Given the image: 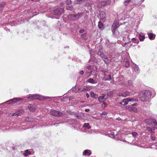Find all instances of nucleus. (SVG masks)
<instances>
[{
  "instance_id": "obj_51",
  "label": "nucleus",
  "mask_w": 157,
  "mask_h": 157,
  "mask_svg": "<svg viewBox=\"0 0 157 157\" xmlns=\"http://www.w3.org/2000/svg\"><path fill=\"white\" fill-rule=\"evenodd\" d=\"M79 74L81 75H82L84 74V72L82 70L79 72Z\"/></svg>"
},
{
  "instance_id": "obj_22",
  "label": "nucleus",
  "mask_w": 157,
  "mask_h": 157,
  "mask_svg": "<svg viewBox=\"0 0 157 157\" xmlns=\"http://www.w3.org/2000/svg\"><path fill=\"white\" fill-rule=\"evenodd\" d=\"M91 154V152L89 150H85L83 152V155H90Z\"/></svg>"
},
{
  "instance_id": "obj_60",
  "label": "nucleus",
  "mask_w": 157,
  "mask_h": 157,
  "mask_svg": "<svg viewBox=\"0 0 157 157\" xmlns=\"http://www.w3.org/2000/svg\"><path fill=\"white\" fill-rule=\"evenodd\" d=\"M124 86H125V84H124Z\"/></svg>"
},
{
  "instance_id": "obj_48",
  "label": "nucleus",
  "mask_w": 157,
  "mask_h": 157,
  "mask_svg": "<svg viewBox=\"0 0 157 157\" xmlns=\"http://www.w3.org/2000/svg\"><path fill=\"white\" fill-rule=\"evenodd\" d=\"M82 0H77V2H76V3L77 4H79L82 1Z\"/></svg>"
},
{
  "instance_id": "obj_55",
  "label": "nucleus",
  "mask_w": 157,
  "mask_h": 157,
  "mask_svg": "<svg viewBox=\"0 0 157 157\" xmlns=\"http://www.w3.org/2000/svg\"><path fill=\"white\" fill-rule=\"evenodd\" d=\"M136 40V39L135 38H132V41L135 40Z\"/></svg>"
},
{
  "instance_id": "obj_49",
  "label": "nucleus",
  "mask_w": 157,
  "mask_h": 157,
  "mask_svg": "<svg viewBox=\"0 0 157 157\" xmlns=\"http://www.w3.org/2000/svg\"><path fill=\"white\" fill-rule=\"evenodd\" d=\"M84 31H85V30L84 29H81L79 31V33H83L84 32Z\"/></svg>"
},
{
  "instance_id": "obj_30",
  "label": "nucleus",
  "mask_w": 157,
  "mask_h": 157,
  "mask_svg": "<svg viewBox=\"0 0 157 157\" xmlns=\"http://www.w3.org/2000/svg\"><path fill=\"white\" fill-rule=\"evenodd\" d=\"M31 154V152L30 151H29L28 150H26L25 152L24 153L23 155L25 156H26L29 154Z\"/></svg>"
},
{
  "instance_id": "obj_47",
  "label": "nucleus",
  "mask_w": 157,
  "mask_h": 157,
  "mask_svg": "<svg viewBox=\"0 0 157 157\" xmlns=\"http://www.w3.org/2000/svg\"><path fill=\"white\" fill-rule=\"evenodd\" d=\"M107 77L108 78L109 80H111L112 78H111V75H108Z\"/></svg>"
},
{
  "instance_id": "obj_17",
  "label": "nucleus",
  "mask_w": 157,
  "mask_h": 157,
  "mask_svg": "<svg viewBox=\"0 0 157 157\" xmlns=\"http://www.w3.org/2000/svg\"><path fill=\"white\" fill-rule=\"evenodd\" d=\"M105 96V94H103L102 96H99L98 98V100L100 102H102L105 101V100H104Z\"/></svg>"
},
{
  "instance_id": "obj_10",
  "label": "nucleus",
  "mask_w": 157,
  "mask_h": 157,
  "mask_svg": "<svg viewBox=\"0 0 157 157\" xmlns=\"http://www.w3.org/2000/svg\"><path fill=\"white\" fill-rule=\"evenodd\" d=\"M64 13L63 9L62 8H58L55 10L54 11V14L60 17L61 14Z\"/></svg>"
},
{
  "instance_id": "obj_8",
  "label": "nucleus",
  "mask_w": 157,
  "mask_h": 157,
  "mask_svg": "<svg viewBox=\"0 0 157 157\" xmlns=\"http://www.w3.org/2000/svg\"><path fill=\"white\" fill-rule=\"evenodd\" d=\"M110 3L109 0H103L102 1L99 2L97 4V6L98 7H101L105 5H107Z\"/></svg>"
},
{
  "instance_id": "obj_42",
  "label": "nucleus",
  "mask_w": 157,
  "mask_h": 157,
  "mask_svg": "<svg viewBox=\"0 0 157 157\" xmlns=\"http://www.w3.org/2000/svg\"><path fill=\"white\" fill-rule=\"evenodd\" d=\"M26 120L28 121H33V120H31V118L29 117H27L26 118Z\"/></svg>"
},
{
  "instance_id": "obj_54",
  "label": "nucleus",
  "mask_w": 157,
  "mask_h": 157,
  "mask_svg": "<svg viewBox=\"0 0 157 157\" xmlns=\"http://www.w3.org/2000/svg\"><path fill=\"white\" fill-rule=\"evenodd\" d=\"M137 105V104L136 103H134L132 104V105L133 106H136Z\"/></svg>"
},
{
  "instance_id": "obj_34",
  "label": "nucleus",
  "mask_w": 157,
  "mask_h": 157,
  "mask_svg": "<svg viewBox=\"0 0 157 157\" xmlns=\"http://www.w3.org/2000/svg\"><path fill=\"white\" fill-rule=\"evenodd\" d=\"M151 138L152 140L153 141H154L155 139V136L153 134H151Z\"/></svg>"
},
{
  "instance_id": "obj_18",
  "label": "nucleus",
  "mask_w": 157,
  "mask_h": 157,
  "mask_svg": "<svg viewBox=\"0 0 157 157\" xmlns=\"http://www.w3.org/2000/svg\"><path fill=\"white\" fill-rule=\"evenodd\" d=\"M75 20L80 18L83 16L82 13H79L77 14H74Z\"/></svg>"
},
{
  "instance_id": "obj_14",
  "label": "nucleus",
  "mask_w": 157,
  "mask_h": 157,
  "mask_svg": "<svg viewBox=\"0 0 157 157\" xmlns=\"http://www.w3.org/2000/svg\"><path fill=\"white\" fill-rule=\"evenodd\" d=\"M24 112L23 110H20L15 113L12 114V116H21Z\"/></svg>"
},
{
  "instance_id": "obj_58",
  "label": "nucleus",
  "mask_w": 157,
  "mask_h": 157,
  "mask_svg": "<svg viewBox=\"0 0 157 157\" xmlns=\"http://www.w3.org/2000/svg\"><path fill=\"white\" fill-rule=\"evenodd\" d=\"M37 0H31L32 1H36Z\"/></svg>"
},
{
  "instance_id": "obj_12",
  "label": "nucleus",
  "mask_w": 157,
  "mask_h": 157,
  "mask_svg": "<svg viewBox=\"0 0 157 157\" xmlns=\"http://www.w3.org/2000/svg\"><path fill=\"white\" fill-rule=\"evenodd\" d=\"M118 21H114L111 28L113 34L115 33V31L117 28V26L118 25Z\"/></svg>"
},
{
  "instance_id": "obj_23",
  "label": "nucleus",
  "mask_w": 157,
  "mask_h": 157,
  "mask_svg": "<svg viewBox=\"0 0 157 157\" xmlns=\"http://www.w3.org/2000/svg\"><path fill=\"white\" fill-rule=\"evenodd\" d=\"M114 94V91H111L109 92L107 94V97L109 98L112 96Z\"/></svg>"
},
{
  "instance_id": "obj_46",
  "label": "nucleus",
  "mask_w": 157,
  "mask_h": 157,
  "mask_svg": "<svg viewBox=\"0 0 157 157\" xmlns=\"http://www.w3.org/2000/svg\"><path fill=\"white\" fill-rule=\"evenodd\" d=\"M86 36V34H82V35H81L82 37L84 39H86V37H85Z\"/></svg>"
},
{
  "instance_id": "obj_53",
  "label": "nucleus",
  "mask_w": 157,
  "mask_h": 157,
  "mask_svg": "<svg viewBox=\"0 0 157 157\" xmlns=\"http://www.w3.org/2000/svg\"><path fill=\"white\" fill-rule=\"evenodd\" d=\"M101 71L104 73H105L106 71L105 70H102Z\"/></svg>"
},
{
  "instance_id": "obj_16",
  "label": "nucleus",
  "mask_w": 157,
  "mask_h": 157,
  "mask_svg": "<svg viewBox=\"0 0 157 157\" xmlns=\"http://www.w3.org/2000/svg\"><path fill=\"white\" fill-rule=\"evenodd\" d=\"M147 35L148 36L150 40H153L155 39V34L151 33H147Z\"/></svg>"
},
{
  "instance_id": "obj_29",
  "label": "nucleus",
  "mask_w": 157,
  "mask_h": 157,
  "mask_svg": "<svg viewBox=\"0 0 157 157\" xmlns=\"http://www.w3.org/2000/svg\"><path fill=\"white\" fill-rule=\"evenodd\" d=\"M134 69L135 72H139V68L138 66L137 65H135L134 67Z\"/></svg>"
},
{
  "instance_id": "obj_45",
  "label": "nucleus",
  "mask_w": 157,
  "mask_h": 157,
  "mask_svg": "<svg viewBox=\"0 0 157 157\" xmlns=\"http://www.w3.org/2000/svg\"><path fill=\"white\" fill-rule=\"evenodd\" d=\"M107 114V113L106 112H103L101 114V115H106Z\"/></svg>"
},
{
  "instance_id": "obj_28",
  "label": "nucleus",
  "mask_w": 157,
  "mask_h": 157,
  "mask_svg": "<svg viewBox=\"0 0 157 157\" xmlns=\"http://www.w3.org/2000/svg\"><path fill=\"white\" fill-rule=\"evenodd\" d=\"M83 126L84 127L88 129H90L91 128V127L88 123H85L84 124Z\"/></svg>"
},
{
  "instance_id": "obj_41",
  "label": "nucleus",
  "mask_w": 157,
  "mask_h": 157,
  "mask_svg": "<svg viewBox=\"0 0 157 157\" xmlns=\"http://www.w3.org/2000/svg\"><path fill=\"white\" fill-rule=\"evenodd\" d=\"M103 79L105 81L109 80L108 78L106 76H104L103 78Z\"/></svg>"
},
{
  "instance_id": "obj_4",
  "label": "nucleus",
  "mask_w": 157,
  "mask_h": 157,
  "mask_svg": "<svg viewBox=\"0 0 157 157\" xmlns=\"http://www.w3.org/2000/svg\"><path fill=\"white\" fill-rule=\"evenodd\" d=\"M97 55L103 59L104 62L105 63L109 64L111 62V59L108 58L103 52L99 51L97 53Z\"/></svg>"
},
{
  "instance_id": "obj_27",
  "label": "nucleus",
  "mask_w": 157,
  "mask_h": 157,
  "mask_svg": "<svg viewBox=\"0 0 157 157\" xmlns=\"http://www.w3.org/2000/svg\"><path fill=\"white\" fill-rule=\"evenodd\" d=\"M145 38V36L143 35L140 34L139 36V39L140 41H143Z\"/></svg>"
},
{
  "instance_id": "obj_61",
  "label": "nucleus",
  "mask_w": 157,
  "mask_h": 157,
  "mask_svg": "<svg viewBox=\"0 0 157 157\" xmlns=\"http://www.w3.org/2000/svg\"><path fill=\"white\" fill-rule=\"evenodd\" d=\"M81 102L83 103V102L82 101V102Z\"/></svg>"
},
{
  "instance_id": "obj_15",
  "label": "nucleus",
  "mask_w": 157,
  "mask_h": 157,
  "mask_svg": "<svg viewBox=\"0 0 157 157\" xmlns=\"http://www.w3.org/2000/svg\"><path fill=\"white\" fill-rule=\"evenodd\" d=\"M134 100L133 98H127L123 100L122 103H124V105H126L128 104V102L133 101Z\"/></svg>"
},
{
  "instance_id": "obj_57",
  "label": "nucleus",
  "mask_w": 157,
  "mask_h": 157,
  "mask_svg": "<svg viewBox=\"0 0 157 157\" xmlns=\"http://www.w3.org/2000/svg\"><path fill=\"white\" fill-rule=\"evenodd\" d=\"M106 104V103L105 102H103V104L105 105Z\"/></svg>"
},
{
  "instance_id": "obj_21",
  "label": "nucleus",
  "mask_w": 157,
  "mask_h": 157,
  "mask_svg": "<svg viewBox=\"0 0 157 157\" xmlns=\"http://www.w3.org/2000/svg\"><path fill=\"white\" fill-rule=\"evenodd\" d=\"M6 4V2H4L0 3V12L2 11Z\"/></svg>"
},
{
  "instance_id": "obj_33",
  "label": "nucleus",
  "mask_w": 157,
  "mask_h": 157,
  "mask_svg": "<svg viewBox=\"0 0 157 157\" xmlns=\"http://www.w3.org/2000/svg\"><path fill=\"white\" fill-rule=\"evenodd\" d=\"M98 26L99 28L102 29L103 27V24L100 22H98Z\"/></svg>"
},
{
  "instance_id": "obj_56",
  "label": "nucleus",
  "mask_w": 157,
  "mask_h": 157,
  "mask_svg": "<svg viewBox=\"0 0 157 157\" xmlns=\"http://www.w3.org/2000/svg\"><path fill=\"white\" fill-rule=\"evenodd\" d=\"M129 43V42H125V43L124 44H125V45H126L128 43Z\"/></svg>"
},
{
  "instance_id": "obj_1",
  "label": "nucleus",
  "mask_w": 157,
  "mask_h": 157,
  "mask_svg": "<svg viewBox=\"0 0 157 157\" xmlns=\"http://www.w3.org/2000/svg\"><path fill=\"white\" fill-rule=\"evenodd\" d=\"M151 92L149 90L142 91L139 94V97L141 101L146 102L151 98Z\"/></svg>"
},
{
  "instance_id": "obj_31",
  "label": "nucleus",
  "mask_w": 157,
  "mask_h": 157,
  "mask_svg": "<svg viewBox=\"0 0 157 157\" xmlns=\"http://www.w3.org/2000/svg\"><path fill=\"white\" fill-rule=\"evenodd\" d=\"M144 0H135V2L136 4H140L142 3Z\"/></svg>"
},
{
  "instance_id": "obj_20",
  "label": "nucleus",
  "mask_w": 157,
  "mask_h": 157,
  "mask_svg": "<svg viewBox=\"0 0 157 157\" xmlns=\"http://www.w3.org/2000/svg\"><path fill=\"white\" fill-rule=\"evenodd\" d=\"M68 18L69 20L72 21H75V18L74 14H71L68 16Z\"/></svg>"
},
{
  "instance_id": "obj_40",
  "label": "nucleus",
  "mask_w": 157,
  "mask_h": 157,
  "mask_svg": "<svg viewBox=\"0 0 157 157\" xmlns=\"http://www.w3.org/2000/svg\"><path fill=\"white\" fill-rule=\"evenodd\" d=\"M66 8L67 10H71L72 9V6H67Z\"/></svg>"
},
{
  "instance_id": "obj_2",
  "label": "nucleus",
  "mask_w": 157,
  "mask_h": 157,
  "mask_svg": "<svg viewBox=\"0 0 157 157\" xmlns=\"http://www.w3.org/2000/svg\"><path fill=\"white\" fill-rule=\"evenodd\" d=\"M54 97H43L38 94H29L28 96L27 97L28 99H36L38 100H43L44 99H52Z\"/></svg>"
},
{
  "instance_id": "obj_24",
  "label": "nucleus",
  "mask_w": 157,
  "mask_h": 157,
  "mask_svg": "<svg viewBox=\"0 0 157 157\" xmlns=\"http://www.w3.org/2000/svg\"><path fill=\"white\" fill-rule=\"evenodd\" d=\"M90 95L92 98L95 99H96L98 96L97 94L94 93V92L93 91H91L90 92Z\"/></svg>"
},
{
  "instance_id": "obj_6",
  "label": "nucleus",
  "mask_w": 157,
  "mask_h": 157,
  "mask_svg": "<svg viewBox=\"0 0 157 157\" xmlns=\"http://www.w3.org/2000/svg\"><path fill=\"white\" fill-rule=\"evenodd\" d=\"M23 99L22 98H15L11 99H10L9 100L6 101L5 102L3 103H6L7 104H14L16 102L22 100Z\"/></svg>"
},
{
  "instance_id": "obj_7",
  "label": "nucleus",
  "mask_w": 157,
  "mask_h": 157,
  "mask_svg": "<svg viewBox=\"0 0 157 157\" xmlns=\"http://www.w3.org/2000/svg\"><path fill=\"white\" fill-rule=\"evenodd\" d=\"M145 122L148 125H156L157 124L156 120L153 118H150L149 119H146L145 120Z\"/></svg>"
},
{
  "instance_id": "obj_50",
  "label": "nucleus",
  "mask_w": 157,
  "mask_h": 157,
  "mask_svg": "<svg viewBox=\"0 0 157 157\" xmlns=\"http://www.w3.org/2000/svg\"><path fill=\"white\" fill-rule=\"evenodd\" d=\"M89 95L88 93H86V97L87 98H88L89 97Z\"/></svg>"
},
{
  "instance_id": "obj_43",
  "label": "nucleus",
  "mask_w": 157,
  "mask_h": 157,
  "mask_svg": "<svg viewBox=\"0 0 157 157\" xmlns=\"http://www.w3.org/2000/svg\"><path fill=\"white\" fill-rule=\"evenodd\" d=\"M61 122H57L54 124H52V125H53L55 126H57L59 125V124H61Z\"/></svg>"
},
{
  "instance_id": "obj_25",
  "label": "nucleus",
  "mask_w": 157,
  "mask_h": 157,
  "mask_svg": "<svg viewBox=\"0 0 157 157\" xmlns=\"http://www.w3.org/2000/svg\"><path fill=\"white\" fill-rule=\"evenodd\" d=\"M28 109L31 111L34 112L35 110V108L32 106L31 105H29L28 106Z\"/></svg>"
},
{
  "instance_id": "obj_39",
  "label": "nucleus",
  "mask_w": 157,
  "mask_h": 157,
  "mask_svg": "<svg viewBox=\"0 0 157 157\" xmlns=\"http://www.w3.org/2000/svg\"><path fill=\"white\" fill-rule=\"evenodd\" d=\"M128 85L129 86H131L133 84L132 81V80H129L128 81Z\"/></svg>"
},
{
  "instance_id": "obj_3",
  "label": "nucleus",
  "mask_w": 157,
  "mask_h": 157,
  "mask_svg": "<svg viewBox=\"0 0 157 157\" xmlns=\"http://www.w3.org/2000/svg\"><path fill=\"white\" fill-rule=\"evenodd\" d=\"M121 57L122 59L123 60V65L126 67H129L130 65V57L129 54L125 52L124 55H122Z\"/></svg>"
},
{
  "instance_id": "obj_37",
  "label": "nucleus",
  "mask_w": 157,
  "mask_h": 157,
  "mask_svg": "<svg viewBox=\"0 0 157 157\" xmlns=\"http://www.w3.org/2000/svg\"><path fill=\"white\" fill-rule=\"evenodd\" d=\"M66 4L67 5H70L71 3V0H67L66 2Z\"/></svg>"
},
{
  "instance_id": "obj_9",
  "label": "nucleus",
  "mask_w": 157,
  "mask_h": 157,
  "mask_svg": "<svg viewBox=\"0 0 157 157\" xmlns=\"http://www.w3.org/2000/svg\"><path fill=\"white\" fill-rule=\"evenodd\" d=\"M92 89V87L89 86H87L82 87H80L78 88V92H81L85 91H88Z\"/></svg>"
},
{
  "instance_id": "obj_36",
  "label": "nucleus",
  "mask_w": 157,
  "mask_h": 157,
  "mask_svg": "<svg viewBox=\"0 0 157 157\" xmlns=\"http://www.w3.org/2000/svg\"><path fill=\"white\" fill-rule=\"evenodd\" d=\"M146 128L147 131L151 132H152L153 128H152L147 127H146Z\"/></svg>"
},
{
  "instance_id": "obj_44",
  "label": "nucleus",
  "mask_w": 157,
  "mask_h": 157,
  "mask_svg": "<svg viewBox=\"0 0 157 157\" xmlns=\"http://www.w3.org/2000/svg\"><path fill=\"white\" fill-rule=\"evenodd\" d=\"M91 66L90 65H89L87 67V68L86 69V70H92L91 69Z\"/></svg>"
},
{
  "instance_id": "obj_13",
  "label": "nucleus",
  "mask_w": 157,
  "mask_h": 157,
  "mask_svg": "<svg viewBox=\"0 0 157 157\" xmlns=\"http://www.w3.org/2000/svg\"><path fill=\"white\" fill-rule=\"evenodd\" d=\"M130 95V93L129 92L127 91H126L122 93H119L118 94L119 96H122L123 97H126Z\"/></svg>"
},
{
  "instance_id": "obj_32",
  "label": "nucleus",
  "mask_w": 157,
  "mask_h": 157,
  "mask_svg": "<svg viewBox=\"0 0 157 157\" xmlns=\"http://www.w3.org/2000/svg\"><path fill=\"white\" fill-rule=\"evenodd\" d=\"M75 116L78 119H82V116L80 115H79L78 113L75 114Z\"/></svg>"
},
{
  "instance_id": "obj_5",
  "label": "nucleus",
  "mask_w": 157,
  "mask_h": 157,
  "mask_svg": "<svg viewBox=\"0 0 157 157\" xmlns=\"http://www.w3.org/2000/svg\"><path fill=\"white\" fill-rule=\"evenodd\" d=\"M50 113L51 115L56 117H61L63 116L62 112L53 109L51 110Z\"/></svg>"
},
{
  "instance_id": "obj_19",
  "label": "nucleus",
  "mask_w": 157,
  "mask_h": 157,
  "mask_svg": "<svg viewBox=\"0 0 157 157\" xmlns=\"http://www.w3.org/2000/svg\"><path fill=\"white\" fill-rule=\"evenodd\" d=\"M87 82L93 84H96L98 83V82L97 80H94L93 79L90 78L87 80Z\"/></svg>"
},
{
  "instance_id": "obj_38",
  "label": "nucleus",
  "mask_w": 157,
  "mask_h": 157,
  "mask_svg": "<svg viewBox=\"0 0 157 157\" xmlns=\"http://www.w3.org/2000/svg\"><path fill=\"white\" fill-rule=\"evenodd\" d=\"M132 135L134 137H136L138 135V133L136 132H132Z\"/></svg>"
},
{
  "instance_id": "obj_26",
  "label": "nucleus",
  "mask_w": 157,
  "mask_h": 157,
  "mask_svg": "<svg viewBox=\"0 0 157 157\" xmlns=\"http://www.w3.org/2000/svg\"><path fill=\"white\" fill-rule=\"evenodd\" d=\"M85 73L86 74V75H87L88 74H89V75L88 76V77L90 76L92 73V70H88L86 69L85 70Z\"/></svg>"
},
{
  "instance_id": "obj_35",
  "label": "nucleus",
  "mask_w": 157,
  "mask_h": 157,
  "mask_svg": "<svg viewBox=\"0 0 157 157\" xmlns=\"http://www.w3.org/2000/svg\"><path fill=\"white\" fill-rule=\"evenodd\" d=\"M131 0H125L124 3L125 5H127L129 2Z\"/></svg>"
},
{
  "instance_id": "obj_52",
  "label": "nucleus",
  "mask_w": 157,
  "mask_h": 157,
  "mask_svg": "<svg viewBox=\"0 0 157 157\" xmlns=\"http://www.w3.org/2000/svg\"><path fill=\"white\" fill-rule=\"evenodd\" d=\"M90 110V109H87L85 110V111L86 112H88Z\"/></svg>"
},
{
  "instance_id": "obj_59",
  "label": "nucleus",
  "mask_w": 157,
  "mask_h": 157,
  "mask_svg": "<svg viewBox=\"0 0 157 157\" xmlns=\"http://www.w3.org/2000/svg\"><path fill=\"white\" fill-rule=\"evenodd\" d=\"M104 76H106L105 73H104Z\"/></svg>"
},
{
  "instance_id": "obj_11",
  "label": "nucleus",
  "mask_w": 157,
  "mask_h": 157,
  "mask_svg": "<svg viewBox=\"0 0 157 157\" xmlns=\"http://www.w3.org/2000/svg\"><path fill=\"white\" fill-rule=\"evenodd\" d=\"M99 18L103 21H105L106 19V14L104 11H101L99 14Z\"/></svg>"
}]
</instances>
